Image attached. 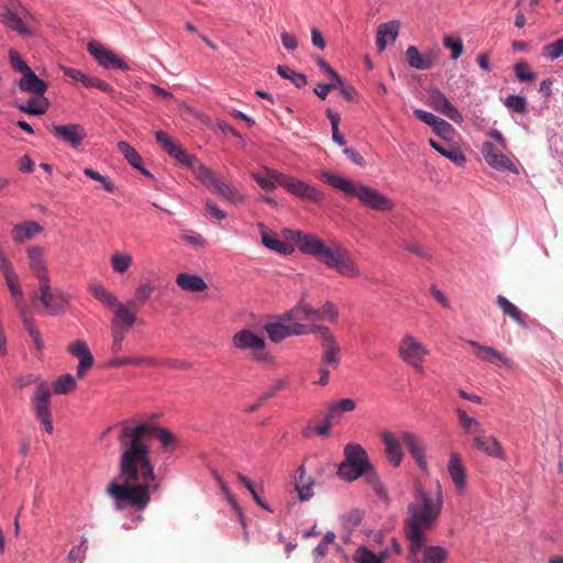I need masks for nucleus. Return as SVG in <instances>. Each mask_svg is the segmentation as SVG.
I'll use <instances>...</instances> for the list:
<instances>
[{
	"label": "nucleus",
	"mask_w": 563,
	"mask_h": 563,
	"mask_svg": "<svg viewBox=\"0 0 563 563\" xmlns=\"http://www.w3.org/2000/svg\"><path fill=\"white\" fill-rule=\"evenodd\" d=\"M363 476H365L367 484L373 488L379 498L384 500L388 499L387 490L373 465L372 468L364 473Z\"/></svg>",
	"instance_id": "49530a36"
},
{
	"label": "nucleus",
	"mask_w": 563,
	"mask_h": 563,
	"mask_svg": "<svg viewBox=\"0 0 563 563\" xmlns=\"http://www.w3.org/2000/svg\"><path fill=\"white\" fill-rule=\"evenodd\" d=\"M84 174L92 180L99 181L102 184V188L107 192H113L115 190L114 184L107 177L98 173L97 170L86 167L84 168Z\"/></svg>",
	"instance_id": "5fc2aeb1"
},
{
	"label": "nucleus",
	"mask_w": 563,
	"mask_h": 563,
	"mask_svg": "<svg viewBox=\"0 0 563 563\" xmlns=\"http://www.w3.org/2000/svg\"><path fill=\"white\" fill-rule=\"evenodd\" d=\"M181 239L196 249H203L207 246L206 240L199 233L191 230L183 231Z\"/></svg>",
	"instance_id": "052dcab7"
},
{
	"label": "nucleus",
	"mask_w": 563,
	"mask_h": 563,
	"mask_svg": "<svg viewBox=\"0 0 563 563\" xmlns=\"http://www.w3.org/2000/svg\"><path fill=\"white\" fill-rule=\"evenodd\" d=\"M442 490L438 483L434 495L421 487L416 489L413 500L407 506L404 534L408 540L410 563H444L449 552L440 545H427V533L433 528L442 508Z\"/></svg>",
	"instance_id": "f03ea898"
},
{
	"label": "nucleus",
	"mask_w": 563,
	"mask_h": 563,
	"mask_svg": "<svg viewBox=\"0 0 563 563\" xmlns=\"http://www.w3.org/2000/svg\"><path fill=\"white\" fill-rule=\"evenodd\" d=\"M496 303L505 314H508L519 325L526 327V321L523 319L522 312L516 305L510 302L506 297L501 295L497 296Z\"/></svg>",
	"instance_id": "ea45409f"
},
{
	"label": "nucleus",
	"mask_w": 563,
	"mask_h": 563,
	"mask_svg": "<svg viewBox=\"0 0 563 563\" xmlns=\"http://www.w3.org/2000/svg\"><path fill=\"white\" fill-rule=\"evenodd\" d=\"M430 106L439 113L449 118L453 122L461 124L464 119L457 108L450 102L446 96L439 89H432L429 91Z\"/></svg>",
	"instance_id": "6ab92c4d"
},
{
	"label": "nucleus",
	"mask_w": 563,
	"mask_h": 563,
	"mask_svg": "<svg viewBox=\"0 0 563 563\" xmlns=\"http://www.w3.org/2000/svg\"><path fill=\"white\" fill-rule=\"evenodd\" d=\"M33 299L41 301L44 312L58 316L66 311L70 296L62 289L52 288L49 280L38 283V291L32 295Z\"/></svg>",
	"instance_id": "9d476101"
},
{
	"label": "nucleus",
	"mask_w": 563,
	"mask_h": 563,
	"mask_svg": "<svg viewBox=\"0 0 563 563\" xmlns=\"http://www.w3.org/2000/svg\"><path fill=\"white\" fill-rule=\"evenodd\" d=\"M51 390L44 382L37 384L36 390L31 397L32 405L35 410L36 419L44 427L46 433L52 434L54 431L52 413L49 409Z\"/></svg>",
	"instance_id": "ddd939ff"
},
{
	"label": "nucleus",
	"mask_w": 563,
	"mask_h": 563,
	"mask_svg": "<svg viewBox=\"0 0 563 563\" xmlns=\"http://www.w3.org/2000/svg\"><path fill=\"white\" fill-rule=\"evenodd\" d=\"M431 128L433 129L435 134L442 137L449 135L453 130L452 125L441 118H438L435 122L431 125Z\"/></svg>",
	"instance_id": "69168bd1"
},
{
	"label": "nucleus",
	"mask_w": 563,
	"mask_h": 563,
	"mask_svg": "<svg viewBox=\"0 0 563 563\" xmlns=\"http://www.w3.org/2000/svg\"><path fill=\"white\" fill-rule=\"evenodd\" d=\"M382 442L385 446V453L389 464L394 467H398L404 460L401 437L397 438L393 432L384 431L382 433Z\"/></svg>",
	"instance_id": "5701e85b"
},
{
	"label": "nucleus",
	"mask_w": 563,
	"mask_h": 563,
	"mask_svg": "<svg viewBox=\"0 0 563 563\" xmlns=\"http://www.w3.org/2000/svg\"><path fill=\"white\" fill-rule=\"evenodd\" d=\"M155 139L170 158L176 161L179 165L190 168L194 176L201 185L207 188H213L219 181V178L214 176L209 167L199 163L195 155L188 153L178 142L168 136L165 132L157 131Z\"/></svg>",
	"instance_id": "39448f33"
},
{
	"label": "nucleus",
	"mask_w": 563,
	"mask_h": 563,
	"mask_svg": "<svg viewBox=\"0 0 563 563\" xmlns=\"http://www.w3.org/2000/svg\"><path fill=\"white\" fill-rule=\"evenodd\" d=\"M398 353L406 364L418 372H422L423 362L426 356L429 354V350L411 333H406L399 342Z\"/></svg>",
	"instance_id": "f8f14e48"
},
{
	"label": "nucleus",
	"mask_w": 563,
	"mask_h": 563,
	"mask_svg": "<svg viewBox=\"0 0 563 563\" xmlns=\"http://www.w3.org/2000/svg\"><path fill=\"white\" fill-rule=\"evenodd\" d=\"M399 33V22L389 21L382 23L377 27L376 45L379 52H383L387 44L394 43Z\"/></svg>",
	"instance_id": "c756f323"
},
{
	"label": "nucleus",
	"mask_w": 563,
	"mask_h": 563,
	"mask_svg": "<svg viewBox=\"0 0 563 563\" xmlns=\"http://www.w3.org/2000/svg\"><path fill=\"white\" fill-rule=\"evenodd\" d=\"M474 444L477 450L489 456L500 457L503 455L501 448L494 437L477 434L474 438Z\"/></svg>",
	"instance_id": "c9c22d12"
},
{
	"label": "nucleus",
	"mask_w": 563,
	"mask_h": 563,
	"mask_svg": "<svg viewBox=\"0 0 563 563\" xmlns=\"http://www.w3.org/2000/svg\"><path fill=\"white\" fill-rule=\"evenodd\" d=\"M177 285L186 291L200 292L207 289V283L198 275L180 273L176 277Z\"/></svg>",
	"instance_id": "f704fd0d"
},
{
	"label": "nucleus",
	"mask_w": 563,
	"mask_h": 563,
	"mask_svg": "<svg viewBox=\"0 0 563 563\" xmlns=\"http://www.w3.org/2000/svg\"><path fill=\"white\" fill-rule=\"evenodd\" d=\"M60 69L66 77L70 78L74 81L81 82L82 86L86 88H90L93 77L84 74L79 69L67 66H60Z\"/></svg>",
	"instance_id": "3c124183"
},
{
	"label": "nucleus",
	"mask_w": 563,
	"mask_h": 563,
	"mask_svg": "<svg viewBox=\"0 0 563 563\" xmlns=\"http://www.w3.org/2000/svg\"><path fill=\"white\" fill-rule=\"evenodd\" d=\"M443 46L451 51V59L453 60H456L463 54V41L459 36L445 35Z\"/></svg>",
	"instance_id": "603ef678"
},
{
	"label": "nucleus",
	"mask_w": 563,
	"mask_h": 563,
	"mask_svg": "<svg viewBox=\"0 0 563 563\" xmlns=\"http://www.w3.org/2000/svg\"><path fill=\"white\" fill-rule=\"evenodd\" d=\"M88 52L104 69H130V66L124 60L119 58L113 52L104 48L99 43L90 42L88 44Z\"/></svg>",
	"instance_id": "a211bd4d"
},
{
	"label": "nucleus",
	"mask_w": 563,
	"mask_h": 563,
	"mask_svg": "<svg viewBox=\"0 0 563 563\" xmlns=\"http://www.w3.org/2000/svg\"><path fill=\"white\" fill-rule=\"evenodd\" d=\"M343 456L338 465V476L344 482L352 483L372 468L367 452L356 442H349L344 446Z\"/></svg>",
	"instance_id": "0eeeda50"
},
{
	"label": "nucleus",
	"mask_w": 563,
	"mask_h": 563,
	"mask_svg": "<svg viewBox=\"0 0 563 563\" xmlns=\"http://www.w3.org/2000/svg\"><path fill=\"white\" fill-rule=\"evenodd\" d=\"M88 291L102 306L112 311L118 307V305L122 302L118 299V297L114 294H112L104 286L99 284H89Z\"/></svg>",
	"instance_id": "7c9ffc66"
},
{
	"label": "nucleus",
	"mask_w": 563,
	"mask_h": 563,
	"mask_svg": "<svg viewBox=\"0 0 563 563\" xmlns=\"http://www.w3.org/2000/svg\"><path fill=\"white\" fill-rule=\"evenodd\" d=\"M41 380H40V377L34 375V374H27L25 376H21L19 377L15 383H14V387L16 389H23L32 384H38Z\"/></svg>",
	"instance_id": "774afa93"
},
{
	"label": "nucleus",
	"mask_w": 563,
	"mask_h": 563,
	"mask_svg": "<svg viewBox=\"0 0 563 563\" xmlns=\"http://www.w3.org/2000/svg\"><path fill=\"white\" fill-rule=\"evenodd\" d=\"M298 479L296 481V490L298 493V498L301 501H307L313 496V486L314 481L312 478H305L306 470L305 466L301 465L298 468Z\"/></svg>",
	"instance_id": "4c0bfd02"
},
{
	"label": "nucleus",
	"mask_w": 563,
	"mask_h": 563,
	"mask_svg": "<svg viewBox=\"0 0 563 563\" xmlns=\"http://www.w3.org/2000/svg\"><path fill=\"white\" fill-rule=\"evenodd\" d=\"M430 146L438 152L441 156L450 159L455 165L461 166L465 163L466 158L465 155L462 153L461 150L455 147H445L438 143L437 141L430 139L429 140Z\"/></svg>",
	"instance_id": "58836bf2"
},
{
	"label": "nucleus",
	"mask_w": 563,
	"mask_h": 563,
	"mask_svg": "<svg viewBox=\"0 0 563 563\" xmlns=\"http://www.w3.org/2000/svg\"><path fill=\"white\" fill-rule=\"evenodd\" d=\"M257 228L261 233L262 243L266 249L283 255L292 253V245L277 239L276 234L268 233L267 227L263 222H258Z\"/></svg>",
	"instance_id": "cd10ccee"
},
{
	"label": "nucleus",
	"mask_w": 563,
	"mask_h": 563,
	"mask_svg": "<svg viewBox=\"0 0 563 563\" xmlns=\"http://www.w3.org/2000/svg\"><path fill=\"white\" fill-rule=\"evenodd\" d=\"M504 104L516 113H525L527 111V100L520 95L507 96Z\"/></svg>",
	"instance_id": "864d4df0"
},
{
	"label": "nucleus",
	"mask_w": 563,
	"mask_h": 563,
	"mask_svg": "<svg viewBox=\"0 0 563 563\" xmlns=\"http://www.w3.org/2000/svg\"><path fill=\"white\" fill-rule=\"evenodd\" d=\"M155 286L151 280L141 283L134 290L133 296L128 300L134 310H140L152 297Z\"/></svg>",
	"instance_id": "72a5a7b5"
},
{
	"label": "nucleus",
	"mask_w": 563,
	"mask_h": 563,
	"mask_svg": "<svg viewBox=\"0 0 563 563\" xmlns=\"http://www.w3.org/2000/svg\"><path fill=\"white\" fill-rule=\"evenodd\" d=\"M119 152L124 156L126 162L133 167H140V164L143 163L141 155L128 142L119 141L118 144Z\"/></svg>",
	"instance_id": "a18cd8bd"
},
{
	"label": "nucleus",
	"mask_w": 563,
	"mask_h": 563,
	"mask_svg": "<svg viewBox=\"0 0 563 563\" xmlns=\"http://www.w3.org/2000/svg\"><path fill=\"white\" fill-rule=\"evenodd\" d=\"M488 136L494 139L497 144H494L490 141H485L483 143L481 153L485 162L494 169L517 173L518 170L516 165L503 153L507 147V142L501 132L493 129L488 132Z\"/></svg>",
	"instance_id": "1a4fd4ad"
},
{
	"label": "nucleus",
	"mask_w": 563,
	"mask_h": 563,
	"mask_svg": "<svg viewBox=\"0 0 563 563\" xmlns=\"http://www.w3.org/2000/svg\"><path fill=\"white\" fill-rule=\"evenodd\" d=\"M335 540V534L332 531H328L322 541L314 548L313 554L314 556L320 560L322 559L327 552H328V545L333 543Z\"/></svg>",
	"instance_id": "680f3d73"
},
{
	"label": "nucleus",
	"mask_w": 563,
	"mask_h": 563,
	"mask_svg": "<svg viewBox=\"0 0 563 563\" xmlns=\"http://www.w3.org/2000/svg\"><path fill=\"white\" fill-rule=\"evenodd\" d=\"M43 230V227L36 221L26 220L12 227L11 236L13 242L22 243L26 240L34 239Z\"/></svg>",
	"instance_id": "bb28decb"
},
{
	"label": "nucleus",
	"mask_w": 563,
	"mask_h": 563,
	"mask_svg": "<svg viewBox=\"0 0 563 563\" xmlns=\"http://www.w3.org/2000/svg\"><path fill=\"white\" fill-rule=\"evenodd\" d=\"M234 347L239 350H250L253 352L254 360L263 363H273V355L265 350L266 343L263 336L257 335L249 329H242L232 336Z\"/></svg>",
	"instance_id": "9b49d317"
},
{
	"label": "nucleus",
	"mask_w": 563,
	"mask_h": 563,
	"mask_svg": "<svg viewBox=\"0 0 563 563\" xmlns=\"http://www.w3.org/2000/svg\"><path fill=\"white\" fill-rule=\"evenodd\" d=\"M26 257L29 262V268L38 279V283L49 280L44 249L36 245L30 246L26 249Z\"/></svg>",
	"instance_id": "412c9836"
},
{
	"label": "nucleus",
	"mask_w": 563,
	"mask_h": 563,
	"mask_svg": "<svg viewBox=\"0 0 563 563\" xmlns=\"http://www.w3.org/2000/svg\"><path fill=\"white\" fill-rule=\"evenodd\" d=\"M15 85L19 91L30 95V99L27 102L14 100L12 103L14 108L30 115H42L48 110L49 101L44 96L48 85L32 69L21 75Z\"/></svg>",
	"instance_id": "423d86ee"
},
{
	"label": "nucleus",
	"mask_w": 563,
	"mask_h": 563,
	"mask_svg": "<svg viewBox=\"0 0 563 563\" xmlns=\"http://www.w3.org/2000/svg\"><path fill=\"white\" fill-rule=\"evenodd\" d=\"M251 176L263 190L271 191L276 187V185L279 186V177L285 176V174L276 169L265 167L262 173L254 172Z\"/></svg>",
	"instance_id": "473e14b6"
},
{
	"label": "nucleus",
	"mask_w": 563,
	"mask_h": 563,
	"mask_svg": "<svg viewBox=\"0 0 563 563\" xmlns=\"http://www.w3.org/2000/svg\"><path fill=\"white\" fill-rule=\"evenodd\" d=\"M467 343L475 349L474 355L478 360L488 363L499 362L503 366L508 368L512 366V362L496 349L487 345H482L474 340H468Z\"/></svg>",
	"instance_id": "393cba45"
},
{
	"label": "nucleus",
	"mask_w": 563,
	"mask_h": 563,
	"mask_svg": "<svg viewBox=\"0 0 563 563\" xmlns=\"http://www.w3.org/2000/svg\"><path fill=\"white\" fill-rule=\"evenodd\" d=\"M87 549V541L84 539L79 547L69 551L67 559L68 563H84L85 552Z\"/></svg>",
	"instance_id": "e2e57ef3"
},
{
	"label": "nucleus",
	"mask_w": 563,
	"mask_h": 563,
	"mask_svg": "<svg viewBox=\"0 0 563 563\" xmlns=\"http://www.w3.org/2000/svg\"><path fill=\"white\" fill-rule=\"evenodd\" d=\"M313 324H303L300 322L282 321L278 318L277 322H269L265 324V331L273 342H280L282 340L294 336L309 334Z\"/></svg>",
	"instance_id": "dca6fc26"
},
{
	"label": "nucleus",
	"mask_w": 563,
	"mask_h": 563,
	"mask_svg": "<svg viewBox=\"0 0 563 563\" xmlns=\"http://www.w3.org/2000/svg\"><path fill=\"white\" fill-rule=\"evenodd\" d=\"M236 477L239 482L250 492V494L253 497V500L257 506H260L266 511L273 512V509L262 499V497L256 490L254 483L247 476L243 475L242 473H238Z\"/></svg>",
	"instance_id": "de8ad7c7"
},
{
	"label": "nucleus",
	"mask_w": 563,
	"mask_h": 563,
	"mask_svg": "<svg viewBox=\"0 0 563 563\" xmlns=\"http://www.w3.org/2000/svg\"><path fill=\"white\" fill-rule=\"evenodd\" d=\"M128 331L129 330L111 328V336H112L111 352L113 354H117L123 350V343H124V339H125Z\"/></svg>",
	"instance_id": "4d7b16f0"
},
{
	"label": "nucleus",
	"mask_w": 563,
	"mask_h": 563,
	"mask_svg": "<svg viewBox=\"0 0 563 563\" xmlns=\"http://www.w3.org/2000/svg\"><path fill=\"white\" fill-rule=\"evenodd\" d=\"M401 441L419 468L427 472L428 463L426 459V451L420 438L416 433L407 431L401 433Z\"/></svg>",
	"instance_id": "4be33fe9"
},
{
	"label": "nucleus",
	"mask_w": 563,
	"mask_h": 563,
	"mask_svg": "<svg viewBox=\"0 0 563 563\" xmlns=\"http://www.w3.org/2000/svg\"><path fill=\"white\" fill-rule=\"evenodd\" d=\"M405 56L409 66L418 70H428L434 63L431 54H421L416 46H409Z\"/></svg>",
	"instance_id": "2f4dec72"
},
{
	"label": "nucleus",
	"mask_w": 563,
	"mask_h": 563,
	"mask_svg": "<svg viewBox=\"0 0 563 563\" xmlns=\"http://www.w3.org/2000/svg\"><path fill=\"white\" fill-rule=\"evenodd\" d=\"M386 556V551L376 554L366 547H358L355 550L353 559L355 563H384Z\"/></svg>",
	"instance_id": "79ce46f5"
},
{
	"label": "nucleus",
	"mask_w": 563,
	"mask_h": 563,
	"mask_svg": "<svg viewBox=\"0 0 563 563\" xmlns=\"http://www.w3.org/2000/svg\"><path fill=\"white\" fill-rule=\"evenodd\" d=\"M543 56L549 60H555L563 56V36L543 47Z\"/></svg>",
	"instance_id": "6e6d98bb"
},
{
	"label": "nucleus",
	"mask_w": 563,
	"mask_h": 563,
	"mask_svg": "<svg viewBox=\"0 0 563 563\" xmlns=\"http://www.w3.org/2000/svg\"><path fill=\"white\" fill-rule=\"evenodd\" d=\"M133 258L128 253L115 252L110 257L112 269L118 274L125 273L132 265Z\"/></svg>",
	"instance_id": "09e8293b"
},
{
	"label": "nucleus",
	"mask_w": 563,
	"mask_h": 563,
	"mask_svg": "<svg viewBox=\"0 0 563 563\" xmlns=\"http://www.w3.org/2000/svg\"><path fill=\"white\" fill-rule=\"evenodd\" d=\"M514 68L517 79L521 82L531 81L537 78V74L530 70L528 64L525 62L517 63Z\"/></svg>",
	"instance_id": "13d9d810"
},
{
	"label": "nucleus",
	"mask_w": 563,
	"mask_h": 563,
	"mask_svg": "<svg viewBox=\"0 0 563 563\" xmlns=\"http://www.w3.org/2000/svg\"><path fill=\"white\" fill-rule=\"evenodd\" d=\"M214 478H216V481H217V483H218L222 494L227 498L228 503L232 506L233 510L238 515L239 520H240L242 527L245 529L244 515L242 512L241 507L239 506V504L236 501V498L232 495L229 486L227 485V483L223 481V478L218 473H214Z\"/></svg>",
	"instance_id": "37998d69"
},
{
	"label": "nucleus",
	"mask_w": 563,
	"mask_h": 563,
	"mask_svg": "<svg viewBox=\"0 0 563 563\" xmlns=\"http://www.w3.org/2000/svg\"><path fill=\"white\" fill-rule=\"evenodd\" d=\"M118 428L119 462L118 477L121 482L112 479L106 488L111 498L113 509L123 511L132 508L143 511L151 503V494L161 489V483L151 460L150 441L156 437L164 449L174 445V434L158 424L141 422L131 424L128 420L118 426H111L104 434Z\"/></svg>",
	"instance_id": "f257e3e1"
},
{
	"label": "nucleus",
	"mask_w": 563,
	"mask_h": 563,
	"mask_svg": "<svg viewBox=\"0 0 563 563\" xmlns=\"http://www.w3.org/2000/svg\"><path fill=\"white\" fill-rule=\"evenodd\" d=\"M11 296L15 299L16 303L20 305L23 300V292L18 284V277L5 280Z\"/></svg>",
	"instance_id": "338daca9"
},
{
	"label": "nucleus",
	"mask_w": 563,
	"mask_h": 563,
	"mask_svg": "<svg viewBox=\"0 0 563 563\" xmlns=\"http://www.w3.org/2000/svg\"><path fill=\"white\" fill-rule=\"evenodd\" d=\"M318 177L345 196L356 198L367 209L388 212L395 208L393 200L369 186L342 177L328 169H321Z\"/></svg>",
	"instance_id": "20e7f679"
},
{
	"label": "nucleus",
	"mask_w": 563,
	"mask_h": 563,
	"mask_svg": "<svg viewBox=\"0 0 563 563\" xmlns=\"http://www.w3.org/2000/svg\"><path fill=\"white\" fill-rule=\"evenodd\" d=\"M9 4L11 8L5 7L0 11L1 23L19 35L34 36L31 25L36 22L35 16L19 0H10Z\"/></svg>",
	"instance_id": "6e6552de"
},
{
	"label": "nucleus",
	"mask_w": 563,
	"mask_h": 563,
	"mask_svg": "<svg viewBox=\"0 0 563 563\" xmlns=\"http://www.w3.org/2000/svg\"><path fill=\"white\" fill-rule=\"evenodd\" d=\"M321 321H336L339 313L332 301H327L321 308Z\"/></svg>",
	"instance_id": "0e129e2a"
},
{
	"label": "nucleus",
	"mask_w": 563,
	"mask_h": 563,
	"mask_svg": "<svg viewBox=\"0 0 563 563\" xmlns=\"http://www.w3.org/2000/svg\"><path fill=\"white\" fill-rule=\"evenodd\" d=\"M214 191L227 201L239 205L245 200L244 195L234 186L223 183L221 179L213 187Z\"/></svg>",
	"instance_id": "e433bc0d"
},
{
	"label": "nucleus",
	"mask_w": 563,
	"mask_h": 563,
	"mask_svg": "<svg viewBox=\"0 0 563 563\" xmlns=\"http://www.w3.org/2000/svg\"><path fill=\"white\" fill-rule=\"evenodd\" d=\"M67 351L69 354L79 360V364L77 366V376L82 378L87 371L91 368L95 362L93 355L88 344L82 340H75L69 343Z\"/></svg>",
	"instance_id": "aec40b11"
},
{
	"label": "nucleus",
	"mask_w": 563,
	"mask_h": 563,
	"mask_svg": "<svg viewBox=\"0 0 563 563\" xmlns=\"http://www.w3.org/2000/svg\"><path fill=\"white\" fill-rule=\"evenodd\" d=\"M355 409V401L351 398H344L330 405L327 415L328 420L338 422L343 412H350Z\"/></svg>",
	"instance_id": "a19ab883"
},
{
	"label": "nucleus",
	"mask_w": 563,
	"mask_h": 563,
	"mask_svg": "<svg viewBox=\"0 0 563 563\" xmlns=\"http://www.w3.org/2000/svg\"><path fill=\"white\" fill-rule=\"evenodd\" d=\"M284 235L294 242L302 254L314 257L324 266L335 269L340 275L351 279L362 275L360 266L352 258L350 252L339 243L327 244L317 235L300 230L285 229Z\"/></svg>",
	"instance_id": "7ed1b4c3"
},
{
	"label": "nucleus",
	"mask_w": 563,
	"mask_h": 563,
	"mask_svg": "<svg viewBox=\"0 0 563 563\" xmlns=\"http://www.w3.org/2000/svg\"><path fill=\"white\" fill-rule=\"evenodd\" d=\"M310 333L317 334L321 342L323 354L320 364L336 367L340 363V345L329 328L313 324Z\"/></svg>",
	"instance_id": "4468645a"
},
{
	"label": "nucleus",
	"mask_w": 563,
	"mask_h": 563,
	"mask_svg": "<svg viewBox=\"0 0 563 563\" xmlns=\"http://www.w3.org/2000/svg\"><path fill=\"white\" fill-rule=\"evenodd\" d=\"M49 131L56 139L60 140L73 148L80 147L87 136L85 128L76 123L64 125L54 124L49 128Z\"/></svg>",
	"instance_id": "f3484780"
},
{
	"label": "nucleus",
	"mask_w": 563,
	"mask_h": 563,
	"mask_svg": "<svg viewBox=\"0 0 563 563\" xmlns=\"http://www.w3.org/2000/svg\"><path fill=\"white\" fill-rule=\"evenodd\" d=\"M448 472L459 495H463L466 488V470L461 456L456 452L450 454Z\"/></svg>",
	"instance_id": "b1692460"
},
{
	"label": "nucleus",
	"mask_w": 563,
	"mask_h": 563,
	"mask_svg": "<svg viewBox=\"0 0 563 563\" xmlns=\"http://www.w3.org/2000/svg\"><path fill=\"white\" fill-rule=\"evenodd\" d=\"M9 59L11 67L15 71L21 73V75H24L26 71L32 69L16 51L11 49L9 52Z\"/></svg>",
	"instance_id": "bf43d9fd"
},
{
	"label": "nucleus",
	"mask_w": 563,
	"mask_h": 563,
	"mask_svg": "<svg viewBox=\"0 0 563 563\" xmlns=\"http://www.w3.org/2000/svg\"><path fill=\"white\" fill-rule=\"evenodd\" d=\"M136 311L131 308L129 302H121L113 310L111 328L130 330L136 322Z\"/></svg>",
	"instance_id": "a878e982"
},
{
	"label": "nucleus",
	"mask_w": 563,
	"mask_h": 563,
	"mask_svg": "<svg viewBox=\"0 0 563 563\" xmlns=\"http://www.w3.org/2000/svg\"><path fill=\"white\" fill-rule=\"evenodd\" d=\"M76 379L70 374L60 375L53 384V390L56 395H65L76 388Z\"/></svg>",
	"instance_id": "8fccbe9b"
},
{
	"label": "nucleus",
	"mask_w": 563,
	"mask_h": 563,
	"mask_svg": "<svg viewBox=\"0 0 563 563\" xmlns=\"http://www.w3.org/2000/svg\"><path fill=\"white\" fill-rule=\"evenodd\" d=\"M276 71L282 78L289 80L297 88H301L307 84L306 75L298 73L288 66L278 65L276 67Z\"/></svg>",
	"instance_id": "c03bdc74"
},
{
	"label": "nucleus",
	"mask_w": 563,
	"mask_h": 563,
	"mask_svg": "<svg viewBox=\"0 0 563 563\" xmlns=\"http://www.w3.org/2000/svg\"><path fill=\"white\" fill-rule=\"evenodd\" d=\"M307 294H302L299 301L289 311L279 316L282 321H312V306L306 301Z\"/></svg>",
	"instance_id": "c85d7f7f"
},
{
	"label": "nucleus",
	"mask_w": 563,
	"mask_h": 563,
	"mask_svg": "<svg viewBox=\"0 0 563 563\" xmlns=\"http://www.w3.org/2000/svg\"><path fill=\"white\" fill-rule=\"evenodd\" d=\"M279 186L297 198L307 199L317 203L323 201L325 197L324 194L314 186L287 174L279 177Z\"/></svg>",
	"instance_id": "2eb2a0df"
}]
</instances>
